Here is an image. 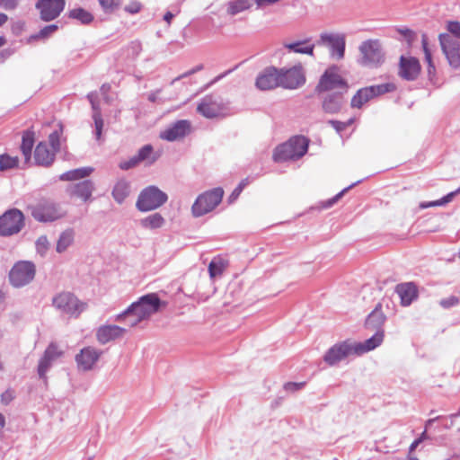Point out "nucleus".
I'll use <instances>...</instances> for the list:
<instances>
[{"label": "nucleus", "mask_w": 460, "mask_h": 460, "mask_svg": "<svg viewBox=\"0 0 460 460\" xmlns=\"http://www.w3.org/2000/svg\"><path fill=\"white\" fill-rule=\"evenodd\" d=\"M447 33L453 36L454 39H456L460 41V22L456 21H450L447 23Z\"/></svg>", "instance_id": "a18cd8bd"}, {"label": "nucleus", "mask_w": 460, "mask_h": 460, "mask_svg": "<svg viewBox=\"0 0 460 460\" xmlns=\"http://www.w3.org/2000/svg\"><path fill=\"white\" fill-rule=\"evenodd\" d=\"M75 232L73 229H66L58 237L56 251L58 253L64 252L74 242Z\"/></svg>", "instance_id": "c9c22d12"}, {"label": "nucleus", "mask_w": 460, "mask_h": 460, "mask_svg": "<svg viewBox=\"0 0 460 460\" xmlns=\"http://www.w3.org/2000/svg\"><path fill=\"white\" fill-rule=\"evenodd\" d=\"M308 148V141L305 137L296 136L288 142L278 146L273 154L275 162L282 163L302 157Z\"/></svg>", "instance_id": "7ed1b4c3"}, {"label": "nucleus", "mask_w": 460, "mask_h": 460, "mask_svg": "<svg viewBox=\"0 0 460 460\" xmlns=\"http://www.w3.org/2000/svg\"><path fill=\"white\" fill-rule=\"evenodd\" d=\"M138 164H139L138 160L137 159L136 155H133L128 160L120 162L119 164V167L121 170H125L126 171V170H129L131 168H134V167H136Z\"/></svg>", "instance_id": "09e8293b"}, {"label": "nucleus", "mask_w": 460, "mask_h": 460, "mask_svg": "<svg viewBox=\"0 0 460 460\" xmlns=\"http://www.w3.org/2000/svg\"><path fill=\"white\" fill-rule=\"evenodd\" d=\"M459 303V298L455 296L442 299L439 304L444 308H450L456 305Z\"/></svg>", "instance_id": "3c124183"}, {"label": "nucleus", "mask_w": 460, "mask_h": 460, "mask_svg": "<svg viewBox=\"0 0 460 460\" xmlns=\"http://www.w3.org/2000/svg\"><path fill=\"white\" fill-rule=\"evenodd\" d=\"M395 90V85L392 83H385L381 84L371 85L363 87L357 91L353 95L350 106L351 108L361 109L364 104L372 99L383 95L386 93H391Z\"/></svg>", "instance_id": "0eeeda50"}, {"label": "nucleus", "mask_w": 460, "mask_h": 460, "mask_svg": "<svg viewBox=\"0 0 460 460\" xmlns=\"http://www.w3.org/2000/svg\"><path fill=\"white\" fill-rule=\"evenodd\" d=\"M358 63L365 67L377 68L385 62V51L377 39L364 40L358 46Z\"/></svg>", "instance_id": "f03ea898"}, {"label": "nucleus", "mask_w": 460, "mask_h": 460, "mask_svg": "<svg viewBox=\"0 0 460 460\" xmlns=\"http://www.w3.org/2000/svg\"><path fill=\"white\" fill-rule=\"evenodd\" d=\"M360 181H358L355 183H352L351 185L348 186L347 188L343 189L341 192H339L336 196H334L332 199H329L327 201L326 207H331L332 204L337 202L349 189L359 183Z\"/></svg>", "instance_id": "603ef678"}, {"label": "nucleus", "mask_w": 460, "mask_h": 460, "mask_svg": "<svg viewBox=\"0 0 460 460\" xmlns=\"http://www.w3.org/2000/svg\"><path fill=\"white\" fill-rule=\"evenodd\" d=\"M329 124H331L337 132H341L347 128V124L345 122H341L338 120H329Z\"/></svg>", "instance_id": "13d9d810"}, {"label": "nucleus", "mask_w": 460, "mask_h": 460, "mask_svg": "<svg viewBox=\"0 0 460 460\" xmlns=\"http://www.w3.org/2000/svg\"><path fill=\"white\" fill-rule=\"evenodd\" d=\"M310 41V39H305L301 41H296L291 43H284V48L287 49L289 52H294L297 54H305L311 57L314 56V44L306 45Z\"/></svg>", "instance_id": "7c9ffc66"}, {"label": "nucleus", "mask_w": 460, "mask_h": 460, "mask_svg": "<svg viewBox=\"0 0 460 460\" xmlns=\"http://www.w3.org/2000/svg\"><path fill=\"white\" fill-rule=\"evenodd\" d=\"M398 31L404 37L408 43H411L414 39V32L409 29H399Z\"/></svg>", "instance_id": "4d7b16f0"}, {"label": "nucleus", "mask_w": 460, "mask_h": 460, "mask_svg": "<svg viewBox=\"0 0 460 460\" xmlns=\"http://www.w3.org/2000/svg\"><path fill=\"white\" fill-rule=\"evenodd\" d=\"M63 356V351L58 349V345L51 342L46 349L42 358L40 359L38 366V374L40 378L47 380L46 374L53 365V363Z\"/></svg>", "instance_id": "a211bd4d"}, {"label": "nucleus", "mask_w": 460, "mask_h": 460, "mask_svg": "<svg viewBox=\"0 0 460 460\" xmlns=\"http://www.w3.org/2000/svg\"><path fill=\"white\" fill-rule=\"evenodd\" d=\"M174 17V14L171 12H167L164 15V20L168 23L170 24L171 23V21L172 20V18Z\"/></svg>", "instance_id": "69168bd1"}, {"label": "nucleus", "mask_w": 460, "mask_h": 460, "mask_svg": "<svg viewBox=\"0 0 460 460\" xmlns=\"http://www.w3.org/2000/svg\"><path fill=\"white\" fill-rule=\"evenodd\" d=\"M1 398H2V402H4L5 404H7L10 402V400L12 399V395L8 391H6L5 393H4L1 395Z\"/></svg>", "instance_id": "e2e57ef3"}, {"label": "nucleus", "mask_w": 460, "mask_h": 460, "mask_svg": "<svg viewBox=\"0 0 460 460\" xmlns=\"http://www.w3.org/2000/svg\"><path fill=\"white\" fill-rule=\"evenodd\" d=\"M129 182L122 179L116 182L112 190V197L119 204H121L125 200V199L129 195Z\"/></svg>", "instance_id": "72a5a7b5"}, {"label": "nucleus", "mask_w": 460, "mask_h": 460, "mask_svg": "<svg viewBox=\"0 0 460 460\" xmlns=\"http://www.w3.org/2000/svg\"><path fill=\"white\" fill-rule=\"evenodd\" d=\"M167 199L165 192L156 186H148L140 192L136 207L139 211L147 212L160 208Z\"/></svg>", "instance_id": "423d86ee"}, {"label": "nucleus", "mask_w": 460, "mask_h": 460, "mask_svg": "<svg viewBox=\"0 0 460 460\" xmlns=\"http://www.w3.org/2000/svg\"><path fill=\"white\" fill-rule=\"evenodd\" d=\"M94 190V184L90 180H84L75 184L68 186L67 192L71 196L77 197L83 201H88Z\"/></svg>", "instance_id": "bb28decb"}, {"label": "nucleus", "mask_w": 460, "mask_h": 460, "mask_svg": "<svg viewBox=\"0 0 460 460\" xmlns=\"http://www.w3.org/2000/svg\"><path fill=\"white\" fill-rule=\"evenodd\" d=\"M354 354L353 344L348 341L337 343L328 349L323 360L330 366H334L347 357Z\"/></svg>", "instance_id": "f3484780"}, {"label": "nucleus", "mask_w": 460, "mask_h": 460, "mask_svg": "<svg viewBox=\"0 0 460 460\" xmlns=\"http://www.w3.org/2000/svg\"><path fill=\"white\" fill-rule=\"evenodd\" d=\"M279 87L296 89L305 84V78L302 66H295L291 68H280Z\"/></svg>", "instance_id": "4468645a"}, {"label": "nucleus", "mask_w": 460, "mask_h": 460, "mask_svg": "<svg viewBox=\"0 0 460 460\" xmlns=\"http://www.w3.org/2000/svg\"><path fill=\"white\" fill-rule=\"evenodd\" d=\"M315 45L327 49L330 58L340 61L345 57L346 35L341 32L323 31L319 34Z\"/></svg>", "instance_id": "20e7f679"}, {"label": "nucleus", "mask_w": 460, "mask_h": 460, "mask_svg": "<svg viewBox=\"0 0 460 460\" xmlns=\"http://www.w3.org/2000/svg\"><path fill=\"white\" fill-rule=\"evenodd\" d=\"M18 165L17 157H12L7 155H0V171H5L14 168Z\"/></svg>", "instance_id": "79ce46f5"}, {"label": "nucleus", "mask_w": 460, "mask_h": 460, "mask_svg": "<svg viewBox=\"0 0 460 460\" xmlns=\"http://www.w3.org/2000/svg\"><path fill=\"white\" fill-rule=\"evenodd\" d=\"M23 214L16 208L6 211L0 217V235L9 236L19 233L24 225Z\"/></svg>", "instance_id": "f8f14e48"}, {"label": "nucleus", "mask_w": 460, "mask_h": 460, "mask_svg": "<svg viewBox=\"0 0 460 460\" xmlns=\"http://www.w3.org/2000/svg\"><path fill=\"white\" fill-rule=\"evenodd\" d=\"M395 291L401 299L402 305L403 306L410 305L418 296L417 288L411 282L397 285Z\"/></svg>", "instance_id": "c85d7f7f"}, {"label": "nucleus", "mask_w": 460, "mask_h": 460, "mask_svg": "<svg viewBox=\"0 0 460 460\" xmlns=\"http://www.w3.org/2000/svg\"><path fill=\"white\" fill-rule=\"evenodd\" d=\"M459 193H460V187L457 190H456L455 191L449 192L448 194H447L446 196H444L440 199L434 200V201H423V202H420V205H419V208L420 209H425V208H432V207H442V206H445L446 204L451 202L453 200V199L457 194H459Z\"/></svg>", "instance_id": "4c0bfd02"}, {"label": "nucleus", "mask_w": 460, "mask_h": 460, "mask_svg": "<svg viewBox=\"0 0 460 460\" xmlns=\"http://www.w3.org/2000/svg\"><path fill=\"white\" fill-rule=\"evenodd\" d=\"M421 43H422V48H423V51H424V54H425V60H426V62L428 63V65L433 64L431 53H430V51H429V49L428 48L427 36L425 34L422 35Z\"/></svg>", "instance_id": "864d4df0"}, {"label": "nucleus", "mask_w": 460, "mask_h": 460, "mask_svg": "<svg viewBox=\"0 0 460 460\" xmlns=\"http://www.w3.org/2000/svg\"><path fill=\"white\" fill-rule=\"evenodd\" d=\"M62 129L55 130L49 136V142L50 145V148L53 149L56 153L60 149V134Z\"/></svg>", "instance_id": "37998d69"}, {"label": "nucleus", "mask_w": 460, "mask_h": 460, "mask_svg": "<svg viewBox=\"0 0 460 460\" xmlns=\"http://www.w3.org/2000/svg\"><path fill=\"white\" fill-rule=\"evenodd\" d=\"M305 385V382L296 383V382H288L284 385V389L287 392L294 393L298 390H301Z\"/></svg>", "instance_id": "8fccbe9b"}, {"label": "nucleus", "mask_w": 460, "mask_h": 460, "mask_svg": "<svg viewBox=\"0 0 460 460\" xmlns=\"http://www.w3.org/2000/svg\"><path fill=\"white\" fill-rule=\"evenodd\" d=\"M343 92H334L326 94L322 102L323 111L330 114L338 113L343 105Z\"/></svg>", "instance_id": "a878e982"}, {"label": "nucleus", "mask_w": 460, "mask_h": 460, "mask_svg": "<svg viewBox=\"0 0 460 460\" xmlns=\"http://www.w3.org/2000/svg\"><path fill=\"white\" fill-rule=\"evenodd\" d=\"M105 13L114 12L121 3V0H98Z\"/></svg>", "instance_id": "c03bdc74"}, {"label": "nucleus", "mask_w": 460, "mask_h": 460, "mask_svg": "<svg viewBox=\"0 0 460 460\" xmlns=\"http://www.w3.org/2000/svg\"><path fill=\"white\" fill-rule=\"evenodd\" d=\"M53 305L62 314L78 317L86 308V304L80 301L70 292H62L53 297Z\"/></svg>", "instance_id": "6e6552de"}, {"label": "nucleus", "mask_w": 460, "mask_h": 460, "mask_svg": "<svg viewBox=\"0 0 460 460\" xmlns=\"http://www.w3.org/2000/svg\"><path fill=\"white\" fill-rule=\"evenodd\" d=\"M385 321V315L382 311L380 304L376 305V308L368 315L366 320V326L371 329L382 330L381 327Z\"/></svg>", "instance_id": "2f4dec72"}, {"label": "nucleus", "mask_w": 460, "mask_h": 460, "mask_svg": "<svg viewBox=\"0 0 460 460\" xmlns=\"http://www.w3.org/2000/svg\"><path fill=\"white\" fill-rule=\"evenodd\" d=\"M202 67H203V66H202V65H199V66H196L195 68H193L192 70H190V71H189V72L185 73L182 76H183V77H185V76H187V75H191V74H193V73H195V72H197V71L201 70V69H202Z\"/></svg>", "instance_id": "338daca9"}, {"label": "nucleus", "mask_w": 460, "mask_h": 460, "mask_svg": "<svg viewBox=\"0 0 460 460\" xmlns=\"http://www.w3.org/2000/svg\"><path fill=\"white\" fill-rule=\"evenodd\" d=\"M31 215L39 222H52L63 217L66 211L51 200H41L31 208Z\"/></svg>", "instance_id": "9d476101"}, {"label": "nucleus", "mask_w": 460, "mask_h": 460, "mask_svg": "<svg viewBox=\"0 0 460 460\" xmlns=\"http://www.w3.org/2000/svg\"><path fill=\"white\" fill-rule=\"evenodd\" d=\"M420 443H421V438L415 439L410 446L409 453L411 454Z\"/></svg>", "instance_id": "680f3d73"}, {"label": "nucleus", "mask_w": 460, "mask_h": 460, "mask_svg": "<svg viewBox=\"0 0 460 460\" xmlns=\"http://www.w3.org/2000/svg\"><path fill=\"white\" fill-rule=\"evenodd\" d=\"M420 73V65L419 60L413 57L400 58L399 63V75L407 81H414L418 78Z\"/></svg>", "instance_id": "412c9836"}, {"label": "nucleus", "mask_w": 460, "mask_h": 460, "mask_svg": "<svg viewBox=\"0 0 460 460\" xmlns=\"http://www.w3.org/2000/svg\"><path fill=\"white\" fill-rule=\"evenodd\" d=\"M49 243L47 236L41 235L36 241V249L38 253L44 256L49 249Z\"/></svg>", "instance_id": "49530a36"}, {"label": "nucleus", "mask_w": 460, "mask_h": 460, "mask_svg": "<svg viewBox=\"0 0 460 460\" xmlns=\"http://www.w3.org/2000/svg\"><path fill=\"white\" fill-rule=\"evenodd\" d=\"M87 98L91 102L93 111V119L94 121V136L96 140H100L104 123L102 118L101 109L98 103V95L96 93H90L87 95Z\"/></svg>", "instance_id": "cd10ccee"}, {"label": "nucleus", "mask_w": 460, "mask_h": 460, "mask_svg": "<svg viewBox=\"0 0 460 460\" xmlns=\"http://www.w3.org/2000/svg\"><path fill=\"white\" fill-rule=\"evenodd\" d=\"M435 72H436V68H435L434 64L428 65V75H429V79L432 78V76L435 75Z\"/></svg>", "instance_id": "0e129e2a"}, {"label": "nucleus", "mask_w": 460, "mask_h": 460, "mask_svg": "<svg viewBox=\"0 0 460 460\" xmlns=\"http://www.w3.org/2000/svg\"><path fill=\"white\" fill-rule=\"evenodd\" d=\"M223 195L224 190L221 188H215L199 195L191 207L193 217H199L211 212L221 202Z\"/></svg>", "instance_id": "39448f33"}, {"label": "nucleus", "mask_w": 460, "mask_h": 460, "mask_svg": "<svg viewBox=\"0 0 460 460\" xmlns=\"http://www.w3.org/2000/svg\"><path fill=\"white\" fill-rule=\"evenodd\" d=\"M279 0H255V3L257 4V5L259 7H261V6H264V5H269V4H272L276 2H278Z\"/></svg>", "instance_id": "052dcab7"}, {"label": "nucleus", "mask_w": 460, "mask_h": 460, "mask_svg": "<svg viewBox=\"0 0 460 460\" xmlns=\"http://www.w3.org/2000/svg\"><path fill=\"white\" fill-rule=\"evenodd\" d=\"M58 30V26L55 24L45 26L37 34L32 36L33 39H45L51 35Z\"/></svg>", "instance_id": "de8ad7c7"}, {"label": "nucleus", "mask_w": 460, "mask_h": 460, "mask_svg": "<svg viewBox=\"0 0 460 460\" xmlns=\"http://www.w3.org/2000/svg\"><path fill=\"white\" fill-rule=\"evenodd\" d=\"M191 131V123L188 119H180L170 124L160 132L159 137L163 140L174 142L183 139Z\"/></svg>", "instance_id": "2eb2a0df"}, {"label": "nucleus", "mask_w": 460, "mask_h": 460, "mask_svg": "<svg viewBox=\"0 0 460 460\" xmlns=\"http://www.w3.org/2000/svg\"><path fill=\"white\" fill-rule=\"evenodd\" d=\"M197 111L204 117L213 119L222 115L224 105L218 97L207 95L199 103Z\"/></svg>", "instance_id": "6ab92c4d"}, {"label": "nucleus", "mask_w": 460, "mask_h": 460, "mask_svg": "<svg viewBox=\"0 0 460 460\" xmlns=\"http://www.w3.org/2000/svg\"><path fill=\"white\" fill-rule=\"evenodd\" d=\"M137 159L140 163H145L146 165H152L155 164L161 155L160 152H155L152 145L147 144L142 146L137 155Z\"/></svg>", "instance_id": "c756f323"}, {"label": "nucleus", "mask_w": 460, "mask_h": 460, "mask_svg": "<svg viewBox=\"0 0 460 460\" xmlns=\"http://www.w3.org/2000/svg\"><path fill=\"white\" fill-rule=\"evenodd\" d=\"M383 340H384V331L377 330L372 337L366 340L364 342L352 343L353 347H354V354L355 355H362L366 352L375 349L379 345H381V343L383 342Z\"/></svg>", "instance_id": "393cba45"}, {"label": "nucleus", "mask_w": 460, "mask_h": 460, "mask_svg": "<svg viewBox=\"0 0 460 460\" xmlns=\"http://www.w3.org/2000/svg\"><path fill=\"white\" fill-rule=\"evenodd\" d=\"M56 152L46 142H40L34 150V160L38 165L49 166L55 159Z\"/></svg>", "instance_id": "b1692460"}, {"label": "nucleus", "mask_w": 460, "mask_h": 460, "mask_svg": "<svg viewBox=\"0 0 460 460\" xmlns=\"http://www.w3.org/2000/svg\"><path fill=\"white\" fill-rule=\"evenodd\" d=\"M165 223L164 218L159 213H154L146 217L139 221L141 227L149 230L158 229L164 226Z\"/></svg>", "instance_id": "f704fd0d"}, {"label": "nucleus", "mask_w": 460, "mask_h": 460, "mask_svg": "<svg viewBox=\"0 0 460 460\" xmlns=\"http://www.w3.org/2000/svg\"><path fill=\"white\" fill-rule=\"evenodd\" d=\"M36 268L34 263L29 261H17L9 272V281L15 288L23 287L35 277Z\"/></svg>", "instance_id": "1a4fd4ad"}, {"label": "nucleus", "mask_w": 460, "mask_h": 460, "mask_svg": "<svg viewBox=\"0 0 460 460\" xmlns=\"http://www.w3.org/2000/svg\"><path fill=\"white\" fill-rule=\"evenodd\" d=\"M441 49L449 65L455 68L460 66V41L449 34H439Z\"/></svg>", "instance_id": "ddd939ff"}, {"label": "nucleus", "mask_w": 460, "mask_h": 460, "mask_svg": "<svg viewBox=\"0 0 460 460\" xmlns=\"http://www.w3.org/2000/svg\"><path fill=\"white\" fill-rule=\"evenodd\" d=\"M227 267V261L221 257H215L208 264V273L211 279H215L223 274Z\"/></svg>", "instance_id": "e433bc0d"}, {"label": "nucleus", "mask_w": 460, "mask_h": 460, "mask_svg": "<svg viewBox=\"0 0 460 460\" xmlns=\"http://www.w3.org/2000/svg\"><path fill=\"white\" fill-rule=\"evenodd\" d=\"M69 17L78 20L83 24H89L93 20V14L83 8L71 10L69 12Z\"/></svg>", "instance_id": "ea45409f"}, {"label": "nucleus", "mask_w": 460, "mask_h": 460, "mask_svg": "<svg viewBox=\"0 0 460 460\" xmlns=\"http://www.w3.org/2000/svg\"><path fill=\"white\" fill-rule=\"evenodd\" d=\"M8 20V17L6 14L0 13V26L4 24Z\"/></svg>", "instance_id": "774afa93"}, {"label": "nucleus", "mask_w": 460, "mask_h": 460, "mask_svg": "<svg viewBox=\"0 0 460 460\" xmlns=\"http://www.w3.org/2000/svg\"><path fill=\"white\" fill-rule=\"evenodd\" d=\"M19 0H0V7L4 10H13L18 5Z\"/></svg>", "instance_id": "6e6d98bb"}, {"label": "nucleus", "mask_w": 460, "mask_h": 460, "mask_svg": "<svg viewBox=\"0 0 460 460\" xmlns=\"http://www.w3.org/2000/svg\"><path fill=\"white\" fill-rule=\"evenodd\" d=\"M93 172V167H81L62 173L59 176V180L64 181H76L89 176Z\"/></svg>", "instance_id": "473e14b6"}, {"label": "nucleus", "mask_w": 460, "mask_h": 460, "mask_svg": "<svg viewBox=\"0 0 460 460\" xmlns=\"http://www.w3.org/2000/svg\"><path fill=\"white\" fill-rule=\"evenodd\" d=\"M242 192V186H237L234 191L232 192V194L230 195L229 197V200L232 202L234 201V199H237V197L240 195V193Z\"/></svg>", "instance_id": "bf43d9fd"}, {"label": "nucleus", "mask_w": 460, "mask_h": 460, "mask_svg": "<svg viewBox=\"0 0 460 460\" xmlns=\"http://www.w3.org/2000/svg\"><path fill=\"white\" fill-rule=\"evenodd\" d=\"M251 3L249 0H233L228 3L227 13L235 15L243 11L249 9Z\"/></svg>", "instance_id": "a19ab883"}, {"label": "nucleus", "mask_w": 460, "mask_h": 460, "mask_svg": "<svg viewBox=\"0 0 460 460\" xmlns=\"http://www.w3.org/2000/svg\"><path fill=\"white\" fill-rule=\"evenodd\" d=\"M34 144V135L32 132L27 131L22 136L21 149L26 161L30 160L32 146Z\"/></svg>", "instance_id": "58836bf2"}, {"label": "nucleus", "mask_w": 460, "mask_h": 460, "mask_svg": "<svg viewBox=\"0 0 460 460\" xmlns=\"http://www.w3.org/2000/svg\"><path fill=\"white\" fill-rule=\"evenodd\" d=\"M348 88L347 81L339 74V67L336 66H332L325 70L316 86L318 92L338 90L337 92H343L344 93L348 91Z\"/></svg>", "instance_id": "9b49d317"}, {"label": "nucleus", "mask_w": 460, "mask_h": 460, "mask_svg": "<svg viewBox=\"0 0 460 460\" xmlns=\"http://www.w3.org/2000/svg\"><path fill=\"white\" fill-rule=\"evenodd\" d=\"M255 86L261 91H269L279 87V71L275 66L264 68L256 77Z\"/></svg>", "instance_id": "dca6fc26"}, {"label": "nucleus", "mask_w": 460, "mask_h": 460, "mask_svg": "<svg viewBox=\"0 0 460 460\" xmlns=\"http://www.w3.org/2000/svg\"><path fill=\"white\" fill-rule=\"evenodd\" d=\"M101 354L102 351L95 348H84L81 349L80 353L75 356V361L77 363L78 368L83 371L91 370L94 364L98 361Z\"/></svg>", "instance_id": "5701e85b"}, {"label": "nucleus", "mask_w": 460, "mask_h": 460, "mask_svg": "<svg viewBox=\"0 0 460 460\" xmlns=\"http://www.w3.org/2000/svg\"><path fill=\"white\" fill-rule=\"evenodd\" d=\"M127 329L115 324L100 326L96 331V339L100 344H107L110 341L122 338Z\"/></svg>", "instance_id": "4be33fe9"}, {"label": "nucleus", "mask_w": 460, "mask_h": 460, "mask_svg": "<svg viewBox=\"0 0 460 460\" xmlns=\"http://www.w3.org/2000/svg\"><path fill=\"white\" fill-rule=\"evenodd\" d=\"M141 4L137 1H132L128 5L125 6V11L129 13H137L141 10Z\"/></svg>", "instance_id": "5fc2aeb1"}, {"label": "nucleus", "mask_w": 460, "mask_h": 460, "mask_svg": "<svg viewBox=\"0 0 460 460\" xmlns=\"http://www.w3.org/2000/svg\"><path fill=\"white\" fill-rule=\"evenodd\" d=\"M40 18L46 22L56 19L65 7V0H39L36 4Z\"/></svg>", "instance_id": "aec40b11"}, {"label": "nucleus", "mask_w": 460, "mask_h": 460, "mask_svg": "<svg viewBox=\"0 0 460 460\" xmlns=\"http://www.w3.org/2000/svg\"><path fill=\"white\" fill-rule=\"evenodd\" d=\"M160 305L161 300L156 294H147L131 304L125 311L117 314L114 320L124 322L128 327L133 328L156 313Z\"/></svg>", "instance_id": "f257e3e1"}]
</instances>
